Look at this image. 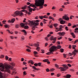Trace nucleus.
Returning <instances> with one entry per match:
<instances>
[{"mask_svg":"<svg viewBox=\"0 0 78 78\" xmlns=\"http://www.w3.org/2000/svg\"><path fill=\"white\" fill-rule=\"evenodd\" d=\"M44 1H45V0H35V4H31L30 6H31V7L35 8L32 9V10L34 11L36 10V8H37L36 6H40V9L44 7L43 5L44 4Z\"/></svg>","mask_w":78,"mask_h":78,"instance_id":"obj_1","label":"nucleus"},{"mask_svg":"<svg viewBox=\"0 0 78 78\" xmlns=\"http://www.w3.org/2000/svg\"><path fill=\"white\" fill-rule=\"evenodd\" d=\"M0 67H2L0 69V70L2 72H6L7 73H10V70L9 69H11V67H12V66H8V65L5 63L4 66L3 63H0Z\"/></svg>","mask_w":78,"mask_h":78,"instance_id":"obj_2","label":"nucleus"},{"mask_svg":"<svg viewBox=\"0 0 78 78\" xmlns=\"http://www.w3.org/2000/svg\"><path fill=\"white\" fill-rule=\"evenodd\" d=\"M26 11V10H23L21 11H16L14 13V14L12 15V16L14 17H16V16H19V15H20V16H23V13H22V12H24V11Z\"/></svg>","mask_w":78,"mask_h":78,"instance_id":"obj_3","label":"nucleus"},{"mask_svg":"<svg viewBox=\"0 0 78 78\" xmlns=\"http://www.w3.org/2000/svg\"><path fill=\"white\" fill-rule=\"evenodd\" d=\"M28 22L32 25H34V26H37V25H39V20H37L34 21L33 22H32V21L29 20L28 21Z\"/></svg>","mask_w":78,"mask_h":78,"instance_id":"obj_4","label":"nucleus"},{"mask_svg":"<svg viewBox=\"0 0 78 78\" xmlns=\"http://www.w3.org/2000/svg\"><path fill=\"white\" fill-rule=\"evenodd\" d=\"M62 66H63V67H60L59 68V69H60V70L62 72L65 71L68 69V66H67L66 65H63Z\"/></svg>","mask_w":78,"mask_h":78,"instance_id":"obj_5","label":"nucleus"},{"mask_svg":"<svg viewBox=\"0 0 78 78\" xmlns=\"http://www.w3.org/2000/svg\"><path fill=\"white\" fill-rule=\"evenodd\" d=\"M57 47L56 46H52L50 48H49V51H51L52 52H53L56 50V48Z\"/></svg>","mask_w":78,"mask_h":78,"instance_id":"obj_6","label":"nucleus"},{"mask_svg":"<svg viewBox=\"0 0 78 78\" xmlns=\"http://www.w3.org/2000/svg\"><path fill=\"white\" fill-rule=\"evenodd\" d=\"M78 52V50L75 49L72 53L73 55V56H75L76 55V53Z\"/></svg>","mask_w":78,"mask_h":78,"instance_id":"obj_7","label":"nucleus"},{"mask_svg":"<svg viewBox=\"0 0 78 78\" xmlns=\"http://www.w3.org/2000/svg\"><path fill=\"white\" fill-rule=\"evenodd\" d=\"M63 19L64 20H69V18L67 16H65L63 17Z\"/></svg>","mask_w":78,"mask_h":78,"instance_id":"obj_8","label":"nucleus"},{"mask_svg":"<svg viewBox=\"0 0 78 78\" xmlns=\"http://www.w3.org/2000/svg\"><path fill=\"white\" fill-rule=\"evenodd\" d=\"M59 20V21H60V23L61 24H64L65 23V21L63 20H62V19L60 18Z\"/></svg>","mask_w":78,"mask_h":78,"instance_id":"obj_9","label":"nucleus"},{"mask_svg":"<svg viewBox=\"0 0 78 78\" xmlns=\"http://www.w3.org/2000/svg\"><path fill=\"white\" fill-rule=\"evenodd\" d=\"M58 34L60 36H64L66 33L64 32H59L58 33Z\"/></svg>","mask_w":78,"mask_h":78,"instance_id":"obj_10","label":"nucleus"},{"mask_svg":"<svg viewBox=\"0 0 78 78\" xmlns=\"http://www.w3.org/2000/svg\"><path fill=\"white\" fill-rule=\"evenodd\" d=\"M62 28H64V26H63L62 25H60V27L59 28H58L59 29H58V31H62Z\"/></svg>","mask_w":78,"mask_h":78,"instance_id":"obj_11","label":"nucleus"},{"mask_svg":"<svg viewBox=\"0 0 78 78\" xmlns=\"http://www.w3.org/2000/svg\"><path fill=\"white\" fill-rule=\"evenodd\" d=\"M31 6H28L27 7L28 8H29V12H31V11H32L33 10V9L31 8Z\"/></svg>","mask_w":78,"mask_h":78,"instance_id":"obj_12","label":"nucleus"},{"mask_svg":"<svg viewBox=\"0 0 78 78\" xmlns=\"http://www.w3.org/2000/svg\"><path fill=\"white\" fill-rule=\"evenodd\" d=\"M65 78H69L71 77V75L70 74H67L66 76H64Z\"/></svg>","mask_w":78,"mask_h":78,"instance_id":"obj_13","label":"nucleus"},{"mask_svg":"<svg viewBox=\"0 0 78 78\" xmlns=\"http://www.w3.org/2000/svg\"><path fill=\"white\" fill-rule=\"evenodd\" d=\"M34 56L35 57H37V55H36L38 53L36 51H34Z\"/></svg>","mask_w":78,"mask_h":78,"instance_id":"obj_14","label":"nucleus"},{"mask_svg":"<svg viewBox=\"0 0 78 78\" xmlns=\"http://www.w3.org/2000/svg\"><path fill=\"white\" fill-rule=\"evenodd\" d=\"M32 67L34 70H39V69L36 68V67L34 66H32Z\"/></svg>","mask_w":78,"mask_h":78,"instance_id":"obj_15","label":"nucleus"},{"mask_svg":"<svg viewBox=\"0 0 78 78\" xmlns=\"http://www.w3.org/2000/svg\"><path fill=\"white\" fill-rule=\"evenodd\" d=\"M56 39V37L52 36L50 37V39Z\"/></svg>","mask_w":78,"mask_h":78,"instance_id":"obj_16","label":"nucleus"},{"mask_svg":"<svg viewBox=\"0 0 78 78\" xmlns=\"http://www.w3.org/2000/svg\"><path fill=\"white\" fill-rule=\"evenodd\" d=\"M71 34L72 36L74 38H75V34H74V33L72 32L71 33Z\"/></svg>","mask_w":78,"mask_h":78,"instance_id":"obj_17","label":"nucleus"},{"mask_svg":"<svg viewBox=\"0 0 78 78\" xmlns=\"http://www.w3.org/2000/svg\"><path fill=\"white\" fill-rule=\"evenodd\" d=\"M56 50H58V49H60L61 48V46L60 45H58L57 46V47L56 46Z\"/></svg>","mask_w":78,"mask_h":78,"instance_id":"obj_18","label":"nucleus"},{"mask_svg":"<svg viewBox=\"0 0 78 78\" xmlns=\"http://www.w3.org/2000/svg\"><path fill=\"white\" fill-rule=\"evenodd\" d=\"M20 25L21 27H25V24L24 23H21Z\"/></svg>","mask_w":78,"mask_h":78,"instance_id":"obj_19","label":"nucleus"},{"mask_svg":"<svg viewBox=\"0 0 78 78\" xmlns=\"http://www.w3.org/2000/svg\"><path fill=\"white\" fill-rule=\"evenodd\" d=\"M34 47H38L39 46V44L35 43L34 44Z\"/></svg>","mask_w":78,"mask_h":78,"instance_id":"obj_20","label":"nucleus"},{"mask_svg":"<svg viewBox=\"0 0 78 78\" xmlns=\"http://www.w3.org/2000/svg\"><path fill=\"white\" fill-rule=\"evenodd\" d=\"M51 53H53L51 51H49V52H48L46 53V55H50V54H51Z\"/></svg>","mask_w":78,"mask_h":78,"instance_id":"obj_21","label":"nucleus"},{"mask_svg":"<svg viewBox=\"0 0 78 78\" xmlns=\"http://www.w3.org/2000/svg\"><path fill=\"white\" fill-rule=\"evenodd\" d=\"M22 32L24 33L25 34H27V31L25 30H21Z\"/></svg>","mask_w":78,"mask_h":78,"instance_id":"obj_22","label":"nucleus"},{"mask_svg":"<svg viewBox=\"0 0 78 78\" xmlns=\"http://www.w3.org/2000/svg\"><path fill=\"white\" fill-rule=\"evenodd\" d=\"M24 28L25 29H28V28H29V27L28 26H25Z\"/></svg>","mask_w":78,"mask_h":78,"instance_id":"obj_23","label":"nucleus"},{"mask_svg":"<svg viewBox=\"0 0 78 78\" xmlns=\"http://www.w3.org/2000/svg\"><path fill=\"white\" fill-rule=\"evenodd\" d=\"M49 60L48 59H45L43 60V62H48Z\"/></svg>","mask_w":78,"mask_h":78,"instance_id":"obj_24","label":"nucleus"},{"mask_svg":"<svg viewBox=\"0 0 78 78\" xmlns=\"http://www.w3.org/2000/svg\"><path fill=\"white\" fill-rule=\"evenodd\" d=\"M5 27L6 28H9V25H8V24H5Z\"/></svg>","mask_w":78,"mask_h":78,"instance_id":"obj_25","label":"nucleus"},{"mask_svg":"<svg viewBox=\"0 0 78 78\" xmlns=\"http://www.w3.org/2000/svg\"><path fill=\"white\" fill-rule=\"evenodd\" d=\"M72 46H73V47H72L73 49H74V50H76L75 47H76V45H73Z\"/></svg>","mask_w":78,"mask_h":78,"instance_id":"obj_26","label":"nucleus"},{"mask_svg":"<svg viewBox=\"0 0 78 78\" xmlns=\"http://www.w3.org/2000/svg\"><path fill=\"white\" fill-rule=\"evenodd\" d=\"M56 39L52 40V43H53V44L55 43V42H56Z\"/></svg>","mask_w":78,"mask_h":78,"instance_id":"obj_27","label":"nucleus"},{"mask_svg":"<svg viewBox=\"0 0 78 78\" xmlns=\"http://www.w3.org/2000/svg\"><path fill=\"white\" fill-rule=\"evenodd\" d=\"M26 8H27V5H25L24 7L22 8V9H25Z\"/></svg>","mask_w":78,"mask_h":78,"instance_id":"obj_28","label":"nucleus"},{"mask_svg":"<svg viewBox=\"0 0 78 78\" xmlns=\"http://www.w3.org/2000/svg\"><path fill=\"white\" fill-rule=\"evenodd\" d=\"M14 21H15V19L14 18V19H12L11 21V23H13Z\"/></svg>","mask_w":78,"mask_h":78,"instance_id":"obj_29","label":"nucleus"},{"mask_svg":"<svg viewBox=\"0 0 78 78\" xmlns=\"http://www.w3.org/2000/svg\"><path fill=\"white\" fill-rule=\"evenodd\" d=\"M49 18L50 19H52V20H55V19H54V18L52 17L51 16H50L49 17Z\"/></svg>","mask_w":78,"mask_h":78,"instance_id":"obj_30","label":"nucleus"},{"mask_svg":"<svg viewBox=\"0 0 78 78\" xmlns=\"http://www.w3.org/2000/svg\"><path fill=\"white\" fill-rule=\"evenodd\" d=\"M43 18H45V19H48V16L46 15H44L43 16Z\"/></svg>","mask_w":78,"mask_h":78,"instance_id":"obj_31","label":"nucleus"},{"mask_svg":"<svg viewBox=\"0 0 78 78\" xmlns=\"http://www.w3.org/2000/svg\"><path fill=\"white\" fill-rule=\"evenodd\" d=\"M10 37L12 39H17V37H14L12 36Z\"/></svg>","mask_w":78,"mask_h":78,"instance_id":"obj_32","label":"nucleus"},{"mask_svg":"<svg viewBox=\"0 0 78 78\" xmlns=\"http://www.w3.org/2000/svg\"><path fill=\"white\" fill-rule=\"evenodd\" d=\"M55 28H56V29H57V30H55V31H56V32H58V31H60V30H58L59 28H58V27H56Z\"/></svg>","mask_w":78,"mask_h":78,"instance_id":"obj_33","label":"nucleus"},{"mask_svg":"<svg viewBox=\"0 0 78 78\" xmlns=\"http://www.w3.org/2000/svg\"><path fill=\"white\" fill-rule=\"evenodd\" d=\"M38 64V66H41V64H42L41 62H39Z\"/></svg>","mask_w":78,"mask_h":78,"instance_id":"obj_34","label":"nucleus"},{"mask_svg":"<svg viewBox=\"0 0 78 78\" xmlns=\"http://www.w3.org/2000/svg\"><path fill=\"white\" fill-rule=\"evenodd\" d=\"M39 18H40V19H43L44 18V17L42 16H39Z\"/></svg>","mask_w":78,"mask_h":78,"instance_id":"obj_35","label":"nucleus"},{"mask_svg":"<svg viewBox=\"0 0 78 78\" xmlns=\"http://www.w3.org/2000/svg\"><path fill=\"white\" fill-rule=\"evenodd\" d=\"M36 50H37V51H39V50H40V47H37L36 48Z\"/></svg>","mask_w":78,"mask_h":78,"instance_id":"obj_36","label":"nucleus"},{"mask_svg":"<svg viewBox=\"0 0 78 78\" xmlns=\"http://www.w3.org/2000/svg\"><path fill=\"white\" fill-rule=\"evenodd\" d=\"M65 30L66 31H68V30H69V27H65Z\"/></svg>","mask_w":78,"mask_h":78,"instance_id":"obj_37","label":"nucleus"},{"mask_svg":"<svg viewBox=\"0 0 78 78\" xmlns=\"http://www.w3.org/2000/svg\"><path fill=\"white\" fill-rule=\"evenodd\" d=\"M53 26L55 27H56L58 26V24H53Z\"/></svg>","mask_w":78,"mask_h":78,"instance_id":"obj_38","label":"nucleus"},{"mask_svg":"<svg viewBox=\"0 0 78 78\" xmlns=\"http://www.w3.org/2000/svg\"><path fill=\"white\" fill-rule=\"evenodd\" d=\"M26 50L28 52H31V50H30L29 49H27Z\"/></svg>","mask_w":78,"mask_h":78,"instance_id":"obj_39","label":"nucleus"},{"mask_svg":"<svg viewBox=\"0 0 78 78\" xmlns=\"http://www.w3.org/2000/svg\"><path fill=\"white\" fill-rule=\"evenodd\" d=\"M60 51L62 53L64 51V49L63 48H61L60 49Z\"/></svg>","mask_w":78,"mask_h":78,"instance_id":"obj_40","label":"nucleus"},{"mask_svg":"<svg viewBox=\"0 0 78 78\" xmlns=\"http://www.w3.org/2000/svg\"><path fill=\"white\" fill-rule=\"evenodd\" d=\"M34 65L35 67H37L38 66V63H35L34 64Z\"/></svg>","mask_w":78,"mask_h":78,"instance_id":"obj_41","label":"nucleus"},{"mask_svg":"<svg viewBox=\"0 0 78 78\" xmlns=\"http://www.w3.org/2000/svg\"><path fill=\"white\" fill-rule=\"evenodd\" d=\"M15 27H16V28H19V25L16 24V25Z\"/></svg>","mask_w":78,"mask_h":78,"instance_id":"obj_42","label":"nucleus"},{"mask_svg":"<svg viewBox=\"0 0 78 78\" xmlns=\"http://www.w3.org/2000/svg\"><path fill=\"white\" fill-rule=\"evenodd\" d=\"M23 74L24 75H26L27 74V72H26V71H24L23 72Z\"/></svg>","mask_w":78,"mask_h":78,"instance_id":"obj_43","label":"nucleus"},{"mask_svg":"<svg viewBox=\"0 0 78 78\" xmlns=\"http://www.w3.org/2000/svg\"><path fill=\"white\" fill-rule=\"evenodd\" d=\"M60 76H61V74L60 73H58L57 75V77H59Z\"/></svg>","mask_w":78,"mask_h":78,"instance_id":"obj_44","label":"nucleus"},{"mask_svg":"<svg viewBox=\"0 0 78 78\" xmlns=\"http://www.w3.org/2000/svg\"><path fill=\"white\" fill-rule=\"evenodd\" d=\"M5 58L7 60H8V58H9V57L7 56H5Z\"/></svg>","mask_w":78,"mask_h":78,"instance_id":"obj_45","label":"nucleus"},{"mask_svg":"<svg viewBox=\"0 0 78 78\" xmlns=\"http://www.w3.org/2000/svg\"><path fill=\"white\" fill-rule=\"evenodd\" d=\"M51 36V34H48L47 36V37H46V39H47V37H49L50 36Z\"/></svg>","mask_w":78,"mask_h":78,"instance_id":"obj_46","label":"nucleus"},{"mask_svg":"<svg viewBox=\"0 0 78 78\" xmlns=\"http://www.w3.org/2000/svg\"><path fill=\"white\" fill-rule=\"evenodd\" d=\"M46 71L47 72H49L50 71V69L48 68H47L46 69Z\"/></svg>","mask_w":78,"mask_h":78,"instance_id":"obj_47","label":"nucleus"},{"mask_svg":"<svg viewBox=\"0 0 78 78\" xmlns=\"http://www.w3.org/2000/svg\"><path fill=\"white\" fill-rule=\"evenodd\" d=\"M69 56H72L73 55V54H72V53H71V52L69 53Z\"/></svg>","mask_w":78,"mask_h":78,"instance_id":"obj_48","label":"nucleus"},{"mask_svg":"<svg viewBox=\"0 0 78 78\" xmlns=\"http://www.w3.org/2000/svg\"><path fill=\"white\" fill-rule=\"evenodd\" d=\"M66 62H69V63H71V62H72L70 60H67L66 61Z\"/></svg>","mask_w":78,"mask_h":78,"instance_id":"obj_49","label":"nucleus"},{"mask_svg":"<svg viewBox=\"0 0 78 78\" xmlns=\"http://www.w3.org/2000/svg\"><path fill=\"white\" fill-rule=\"evenodd\" d=\"M1 74H2V73H1V72L0 71V78H2L3 76H2V75Z\"/></svg>","mask_w":78,"mask_h":78,"instance_id":"obj_50","label":"nucleus"},{"mask_svg":"<svg viewBox=\"0 0 78 78\" xmlns=\"http://www.w3.org/2000/svg\"><path fill=\"white\" fill-rule=\"evenodd\" d=\"M55 69H50V71H51V72H53V71Z\"/></svg>","mask_w":78,"mask_h":78,"instance_id":"obj_51","label":"nucleus"},{"mask_svg":"<svg viewBox=\"0 0 78 78\" xmlns=\"http://www.w3.org/2000/svg\"><path fill=\"white\" fill-rule=\"evenodd\" d=\"M11 66H15V64L14 63H12L11 64Z\"/></svg>","mask_w":78,"mask_h":78,"instance_id":"obj_52","label":"nucleus"},{"mask_svg":"<svg viewBox=\"0 0 78 78\" xmlns=\"http://www.w3.org/2000/svg\"><path fill=\"white\" fill-rule=\"evenodd\" d=\"M27 14H28L29 15H30V14H31V13L30 12H26Z\"/></svg>","mask_w":78,"mask_h":78,"instance_id":"obj_53","label":"nucleus"},{"mask_svg":"<svg viewBox=\"0 0 78 78\" xmlns=\"http://www.w3.org/2000/svg\"><path fill=\"white\" fill-rule=\"evenodd\" d=\"M55 66L56 67H59V66L56 64H55Z\"/></svg>","mask_w":78,"mask_h":78,"instance_id":"obj_54","label":"nucleus"},{"mask_svg":"<svg viewBox=\"0 0 78 78\" xmlns=\"http://www.w3.org/2000/svg\"><path fill=\"white\" fill-rule=\"evenodd\" d=\"M71 25H72V24H71L70 23H68V27H70V26H71Z\"/></svg>","mask_w":78,"mask_h":78,"instance_id":"obj_55","label":"nucleus"},{"mask_svg":"<svg viewBox=\"0 0 78 78\" xmlns=\"http://www.w3.org/2000/svg\"><path fill=\"white\" fill-rule=\"evenodd\" d=\"M67 65L68 66L70 67H72V65H71L70 64H68Z\"/></svg>","mask_w":78,"mask_h":78,"instance_id":"obj_56","label":"nucleus"},{"mask_svg":"<svg viewBox=\"0 0 78 78\" xmlns=\"http://www.w3.org/2000/svg\"><path fill=\"white\" fill-rule=\"evenodd\" d=\"M77 42H78V40H76L74 41V43L76 44V43H77Z\"/></svg>","mask_w":78,"mask_h":78,"instance_id":"obj_57","label":"nucleus"},{"mask_svg":"<svg viewBox=\"0 0 78 78\" xmlns=\"http://www.w3.org/2000/svg\"><path fill=\"white\" fill-rule=\"evenodd\" d=\"M32 30H35V26H33V27L32 28Z\"/></svg>","mask_w":78,"mask_h":78,"instance_id":"obj_58","label":"nucleus"},{"mask_svg":"<svg viewBox=\"0 0 78 78\" xmlns=\"http://www.w3.org/2000/svg\"><path fill=\"white\" fill-rule=\"evenodd\" d=\"M38 18H39V16H36L35 17V19H38Z\"/></svg>","mask_w":78,"mask_h":78,"instance_id":"obj_59","label":"nucleus"},{"mask_svg":"<svg viewBox=\"0 0 78 78\" xmlns=\"http://www.w3.org/2000/svg\"><path fill=\"white\" fill-rule=\"evenodd\" d=\"M26 47L28 48H31V47L29 46H26Z\"/></svg>","mask_w":78,"mask_h":78,"instance_id":"obj_60","label":"nucleus"},{"mask_svg":"<svg viewBox=\"0 0 78 78\" xmlns=\"http://www.w3.org/2000/svg\"><path fill=\"white\" fill-rule=\"evenodd\" d=\"M29 45H30V46H33L34 45V44H29Z\"/></svg>","mask_w":78,"mask_h":78,"instance_id":"obj_61","label":"nucleus"},{"mask_svg":"<svg viewBox=\"0 0 78 78\" xmlns=\"http://www.w3.org/2000/svg\"><path fill=\"white\" fill-rule=\"evenodd\" d=\"M23 64L24 65H26V64H27V62L24 61L23 62Z\"/></svg>","mask_w":78,"mask_h":78,"instance_id":"obj_62","label":"nucleus"},{"mask_svg":"<svg viewBox=\"0 0 78 78\" xmlns=\"http://www.w3.org/2000/svg\"><path fill=\"white\" fill-rule=\"evenodd\" d=\"M55 75V73H51V76H53V75Z\"/></svg>","mask_w":78,"mask_h":78,"instance_id":"obj_63","label":"nucleus"},{"mask_svg":"<svg viewBox=\"0 0 78 78\" xmlns=\"http://www.w3.org/2000/svg\"><path fill=\"white\" fill-rule=\"evenodd\" d=\"M63 56L64 58H66V54H63Z\"/></svg>","mask_w":78,"mask_h":78,"instance_id":"obj_64","label":"nucleus"}]
</instances>
